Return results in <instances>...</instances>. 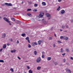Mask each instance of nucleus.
<instances>
[{
    "label": "nucleus",
    "mask_w": 73,
    "mask_h": 73,
    "mask_svg": "<svg viewBox=\"0 0 73 73\" xmlns=\"http://www.w3.org/2000/svg\"><path fill=\"white\" fill-rule=\"evenodd\" d=\"M45 16L46 17H48V20H50V19H51V18H50L51 15L50 14L48 13H46Z\"/></svg>",
    "instance_id": "f257e3e1"
},
{
    "label": "nucleus",
    "mask_w": 73,
    "mask_h": 73,
    "mask_svg": "<svg viewBox=\"0 0 73 73\" xmlns=\"http://www.w3.org/2000/svg\"><path fill=\"white\" fill-rule=\"evenodd\" d=\"M42 22L44 24H46L48 23V22L46 21V20L44 19H43L42 20Z\"/></svg>",
    "instance_id": "f03ea898"
},
{
    "label": "nucleus",
    "mask_w": 73,
    "mask_h": 73,
    "mask_svg": "<svg viewBox=\"0 0 73 73\" xmlns=\"http://www.w3.org/2000/svg\"><path fill=\"white\" fill-rule=\"evenodd\" d=\"M5 5L6 6H8V7L9 6H12V5L11 4V3H5Z\"/></svg>",
    "instance_id": "7ed1b4c3"
},
{
    "label": "nucleus",
    "mask_w": 73,
    "mask_h": 73,
    "mask_svg": "<svg viewBox=\"0 0 73 73\" xmlns=\"http://www.w3.org/2000/svg\"><path fill=\"white\" fill-rule=\"evenodd\" d=\"M3 19L5 21H7V23H10V21L6 17H4L3 18Z\"/></svg>",
    "instance_id": "20e7f679"
},
{
    "label": "nucleus",
    "mask_w": 73,
    "mask_h": 73,
    "mask_svg": "<svg viewBox=\"0 0 73 73\" xmlns=\"http://www.w3.org/2000/svg\"><path fill=\"white\" fill-rule=\"evenodd\" d=\"M66 71L68 72V73H72V71L70 70V69L68 68H66Z\"/></svg>",
    "instance_id": "39448f33"
},
{
    "label": "nucleus",
    "mask_w": 73,
    "mask_h": 73,
    "mask_svg": "<svg viewBox=\"0 0 73 73\" xmlns=\"http://www.w3.org/2000/svg\"><path fill=\"white\" fill-rule=\"evenodd\" d=\"M41 61V58L40 57L38 58L36 60V62H40Z\"/></svg>",
    "instance_id": "423d86ee"
},
{
    "label": "nucleus",
    "mask_w": 73,
    "mask_h": 73,
    "mask_svg": "<svg viewBox=\"0 0 73 73\" xmlns=\"http://www.w3.org/2000/svg\"><path fill=\"white\" fill-rule=\"evenodd\" d=\"M6 36V34L5 33H4L2 35V38H5Z\"/></svg>",
    "instance_id": "0eeeda50"
},
{
    "label": "nucleus",
    "mask_w": 73,
    "mask_h": 73,
    "mask_svg": "<svg viewBox=\"0 0 73 73\" xmlns=\"http://www.w3.org/2000/svg\"><path fill=\"white\" fill-rule=\"evenodd\" d=\"M44 15H42V14H39V18H42V17H43V16H44Z\"/></svg>",
    "instance_id": "6e6552de"
},
{
    "label": "nucleus",
    "mask_w": 73,
    "mask_h": 73,
    "mask_svg": "<svg viewBox=\"0 0 73 73\" xmlns=\"http://www.w3.org/2000/svg\"><path fill=\"white\" fill-rule=\"evenodd\" d=\"M52 59V58L51 57H48L47 58V60L48 61H50Z\"/></svg>",
    "instance_id": "1a4fd4ad"
},
{
    "label": "nucleus",
    "mask_w": 73,
    "mask_h": 73,
    "mask_svg": "<svg viewBox=\"0 0 73 73\" xmlns=\"http://www.w3.org/2000/svg\"><path fill=\"white\" fill-rule=\"evenodd\" d=\"M40 15H44V11H42L40 12Z\"/></svg>",
    "instance_id": "9d476101"
},
{
    "label": "nucleus",
    "mask_w": 73,
    "mask_h": 73,
    "mask_svg": "<svg viewBox=\"0 0 73 73\" xmlns=\"http://www.w3.org/2000/svg\"><path fill=\"white\" fill-rule=\"evenodd\" d=\"M16 22L17 23V24H20L21 23V22L19 21H17Z\"/></svg>",
    "instance_id": "9b49d317"
},
{
    "label": "nucleus",
    "mask_w": 73,
    "mask_h": 73,
    "mask_svg": "<svg viewBox=\"0 0 73 73\" xmlns=\"http://www.w3.org/2000/svg\"><path fill=\"white\" fill-rule=\"evenodd\" d=\"M64 40H68V38L66 36H64Z\"/></svg>",
    "instance_id": "f8f14e48"
},
{
    "label": "nucleus",
    "mask_w": 73,
    "mask_h": 73,
    "mask_svg": "<svg viewBox=\"0 0 73 73\" xmlns=\"http://www.w3.org/2000/svg\"><path fill=\"white\" fill-rule=\"evenodd\" d=\"M61 14H64V10H62L60 11Z\"/></svg>",
    "instance_id": "ddd939ff"
},
{
    "label": "nucleus",
    "mask_w": 73,
    "mask_h": 73,
    "mask_svg": "<svg viewBox=\"0 0 73 73\" xmlns=\"http://www.w3.org/2000/svg\"><path fill=\"white\" fill-rule=\"evenodd\" d=\"M41 42H42L40 40H39L38 41V45H40V44H41Z\"/></svg>",
    "instance_id": "4468645a"
},
{
    "label": "nucleus",
    "mask_w": 73,
    "mask_h": 73,
    "mask_svg": "<svg viewBox=\"0 0 73 73\" xmlns=\"http://www.w3.org/2000/svg\"><path fill=\"white\" fill-rule=\"evenodd\" d=\"M6 47H7V45L5 44L3 46V49H5V48H6Z\"/></svg>",
    "instance_id": "2eb2a0df"
},
{
    "label": "nucleus",
    "mask_w": 73,
    "mask_h": 73,
    "mask_svg": "<svg viewBox=\"0 0 73 73\" xmlns=\"http://www.w3.org/2000/svg\"><path fill=\"white\" fill-rule=\"evenodd\" d=\"M11 52V53H13V52L14 53H16V50L14 49L13 50H12Z\"/></svg>",
    "instance_id": "dca6fc26"
},
{
    "label": "nucleus",
    "mask_w": 73,
    "mask_h": 73,
    "mask_svg": "<svg viewBox=\"0 0 73 73\" xmlns=\"http://www.w3.org/2000/svg\"><path fill=\"white\" fill-rule=\"evenodd\" d=\"M41 67L40 66H38V67H37V70H40V69H41Z\"/></svg>",
    "instance_id": "f3484780"
},
{
    "label": "nucleus",
    "mask_w": 73,
    "mask_h": 73,
    "mask_svg": "<svg viewBox=\"0 0 73 73\" xmlns=\"http://www.w3.org/2000/svg\"><path fill=\"white\" fill-rule=\"evenodd\" d=\"M32 45L33 46H35V42H33L32 43Z\"/></svg>",
    "instance_id": "a211bd4d"
},
{
    "label": "nucleus",
    "mask_w": 73,
    "mask_h": 73,
    "mask_svg": "<svg viewBox=\"0 0 73 73\" xmlns=\"http://www.w3.org/2000/svg\"><path fill=\"white\" fill-rule=\"evenodd\" d=\"M26 35V34H25V33H23L22 34L21 36H23V37H25Z\"/></svg>",
    "instance_id": "6ab92c4d"
},
{
    "label": "nucleus",
    "mask_w": 73,
    "mask_h": 73,
    "mask_svg": "<svg viewBox=\"0 0 73 73\" xmlns=\"http://www.w3.org/2000/svg\"><path fill=\"white\" fill-rule=\"evenodd\" d=\"M38 6V4H37L36 3V4H34V7H37Z\"/></svg>",
    "instance_id": "aec40b11"
},
{
    "label": "nucleus",
    "mask_w": 73,
    "mask_h": 73,
    "mask_svg": "<svg viewBox=\"0 0 73 73\" xmlns=\"http://www.w3.org/2000/svg\"><path fill=\"white\" fill-rule=\"evenodd\" d=\"M29 73H33V71L31 70H29Z\"/></svg>",
    "instance_id": "412c9836"
},
{
    "label": "nucleus",
    "mask_w": 73,
    "mask_h": 73,
    "mask_svg": "<svg viewBox=\"0 0 73 73\" xmlns=\"http://www.w3.org/2000/svg\"><path fill=\"white\" fill-rule=\"evenodd\" d=\"M27 15H28V16H29L30 17H31V16H32V15H31V14L30 13H27Z\"/></svg>",
    "instance_id": "4be33fe9"
},
{
    "label": "nucleus",
    "mask_w": 73,
    "mask_h": 73,
    "mask_svg": "<svg viewBox=\"0 0 73 73\" xmlns=\"http://www.w3.org/2000/svg\"><path fill=\"white\" fill-rule=\"evenodd\" d=\"M66 50L67 52H69V49L68 48H66Z\"/></svg>",
    "instance_id": "5701e85b"
},
{
    "label": "nucleus",
    "mask_w": 73,
    "mask_h": 73,
    "mask_svg": "<svg viewBox=\"0 0 73 73\" xmlns=\"http://www.w3.org/2000/svg\"><path fill=\"white\" fill-rule=\"evenodd\" d=\"M42 4L43 5H46V3L45 2H42Z\"/></svg>",
    "instance_id": "b1692460"
},
{
    "label": "nucleus",
    "mask_w": 73,
    "mask_h": 73,
    "mask_svg": "<svg viewBox=\"0 0 73 73\" xmlns=\"http://www.w3.org/2000/svg\"><path fill=\"white\" fill-rule=\"evenodd\" d=\"M54 63L55 65H58V63L57 62H54Z\"/></svg>",
    "instance_id": "393cba45"
},
{
    "label": "nucleus",
    "mask_w": 73,
    "mask_h": 73,
    "mask_svg": "<svg viewBox=\"0 0 73 73\" xmlns=\"http://www.w3.org/2000/svg\"><path fill=\"white\" fill-rule=\"evenodd\" d=\"M11 20L13 21H15V19L14 18H11Z\"/></svg>",
    "instance_id": "a878e982"
},
{
    "label": "nucleus",
    "mask_w": 73,
    "mask_h": 73,
    "mask_svg": "<svg viewBox=\"0 0 73 73\" xmlns=\"http://www.w3.org/2000/svg\"><path fill=\"white\" fill-rule=\"evenodd\" d=\"M0 62H3V63H4V60H0Z\"/></svg>",
    "instance_id": "bb28decb"
},
{
    "label": "nucleus",
    "mask_w": 73,
    "mask_h": 73,
    "mask_svg": "<svg viewBox=\"0 0 73 73\" xmlns=\"http://www.w3.org/2000/svg\"><path fill=\"white\" fill-rule=\"evenodd\" d=\"M60 6H59L58 7L57 9V11H60Z\"/></svg>",
    "instance_id": "cd10ccee"
},
{
    "label": "nucleus",
    "mask_w": 73,
    "mask_h": 73,
    "mask_svg": "<svg viewBox=\"0 0 73 73\" xmlns=\"http://www.w3.org/2000/svg\"><path fill=\"white\" fill-rule=\"evenodd\" d=\"M58 44H61V43H62V42L60 40H58Z\"/></svg>",
    "instance_id": "c85d7f7f"
},
{
    "label": "nucleus",
    "mask_w": 73,
    "mask_h": 73,
    "mask_svg": "<svg viewBox=\"0 0 73 73\" xmlns=\"http://www.w3.org/2000/svg\"><path fill=\"white\" fill-rule=\"evenodd\" d=\"M34 54H35V55H37V51H35L34 52Z\"/></svg>",
    "instance_id": "c756f323"
},
{
    "label": "nucleus",
    "mask_w": 73,
    "mask_h": 73,
    "mask_svg": "<svg viewBox=\"0 0 73 73\" xmlns=\"http://www.w3.org/2000/svg\"><path fill=\"white\" fill-rule=\"evenodd\" d=\"M29 38L28 37H27L26 38H25V40H29Z\"/></svg>",
    "instance_id": "7c9ffc66"
},
{
    "label": "nucleus",
    "mask_w": 73,
    "mask_h": 73,
    "mask_svg": "<svg viewBox=\"0 0 73 73\" xmlns=\"http://www.w3.org/2000/svg\"><path fill=\"white\" fill-rule=\"evenodd\" d=\"M61 53H62V52H64V50H63L62 48L61 49Z\"/></svg>",
    "instance_id": "2f4dec72"
},
{
    "label": "nucleus",
    "mask_w": 73,
    "mask_h": 73,
    "mask_svg": "<svg viewBox=\"0 0 73 73\" xmlns=\"http://www.w3.org/2000/svg\"><path fill=\"white\" fill-rule=\"evenodd\" d=\"M28 47L29 48H31V45L30 44H29L28 45Z\"/></svg>",
    "instance_id": "473e14b6"
},
{
    "label": "nucleus",
    "mask_w": 73,
    "mask_h": 73,
    "mask_svg": "<svg viewBox=\"0 0 73 73\" xmlns=\"http://www.w3.org/2000/svg\"><path fill=\"white\" fill-rule=\"evenodd\" d=\"M33 11L34 12H37V9H34L33 10Z\"/></svg>",
    "instance_id": "72a5a7b5"
},
{
    "label": "nucleus",
    "mask_w": 73,
    "mask_h": 73,
    "mask_svg": "<svg viewBox=\"0 0 73 73\" xmlns=\"http://www.w3.org/2000/svg\"><path fill=\"white\" fill-rule=\"evenodd\" d=\"M32 9H28L27 10V11H31Z\"/></svg>",
    "instance_id": "f704fd0d"
},
{
    "label": "nucleus",
    "mask_w": 73,
    "mask_h": 73,
    "mask_svg": "<svg viewBox=\"0 0 73 73\" xmlns=\"http://www.w3.org/2000/svg\"><path fill=\"white\" fill-rule=\"evenodd\" d=\"M42 55H44V54H45V52H42Z\"/></svg>",
    "instance_id": "c9c22d12"
},
{
    "label": "nucleus",
    "mask_w": 73,
    "mask_h": 73,
    "mask_svg": "<svg viewBox=\"0 0 73 73\" xmlns=\"http://www.w3.org/2000/svg\"><path fill=\"white\" fill-rule=\"evenodd\" d=\"M10 70L11 71H12V72H13V68H11Z\"/></svg>",
    "instance_id": "e433bc0d"
},
{
    "label": "nucleus",
    "mask_w": 73,
    "mask_h": 73,
    "mask_svg": "<svg viewBox=\"0 0 73 73\" xmlns=\"http://www.w3.org/2000/svg\"><path fill=\"white\" fill-rule=\"evenodd\" d=\"M60 39H62V38H64V36H61L60 37Z\"/></svg>",
    "instance_id": "4c0bfd02"
},
{
    "label": "nucleus",
    "mask_w": 73,
    "mask_h": 73,
    "mask_svg": "<svg viewBox=\"0 0 73 73\" xmlns=\"http://www.w3.org/2000/svg\"><path fill=\"white\" fill-rule=\"evenodd\" d=\"M42 57L43 58H44V55H42Z\"/></svg>",
    "instance_id": "58836bf2"
},
{
    "label": "nucleus",
    "mask_w": 73,
    "mask_h": 73,
    "mask_svg": "<svg viewBox=\"0 0 73 73\" xmlns=\"http://www.w3.org/2000/svg\"><path fill=\"white\" fill-rule=\"evenodd\" d=\"M9 23V24L10 25H12V24H11V23L10 21V22H8Z\"/></svg>",
    "instance_id": "ea45409f"
},
{
    "label": "nucleus",
    "mask_w": 73,
    "mask_h": 73,
    "mask_svg": "<svg viewBox=\"0 0 73 73\" xmlns=\"http://www.w3.org/2000/svg\"><path fill=\"white\" fill-rule=\"evenodd\" d=\"M35 45H37V42H35Z\"/></svg>",
    "instance_id": "a19ab883"
},
{
    "label": "nucleus",
    "mask_w": 73,
    "mask_h": 73,
    "mask_svg": "<svg viewBox=\"0 0 73 73\" xmlns=\"http://www.w3.org/2000/svg\"><path fill=\"white\" fill-rule=\"evenodd\" d=\"M49 40H52V37H50L49 38Z\"/></svg>",
    "instance_id": "79ce46f5"
},
{
    "label": "nucleus",
    "mask_w": 73,
    "mask_h": 73,
    "mask_svg": "<svg viewBox=\"0 0 73 73\" xmlns=\"http://www.w3.org/2000/svg\"><path fill=\"white\" fill-rule=\"evenodd\" d=\"M27 69H30V67L29 66H27Z\"/></svg>",
    "instance_id": "37998d69"
},
{
    "label": "nucleus",
    "mask_w": 73,
    "mask_h": 73,
    "mask_svg": "<svg viewBox=\"0 0 73 73\" xmlns=\"http://www.w3.org/2000/svg\"><path fill=\"white\" fill-rule=\"evenodd\" d=\"M17 57L19 60H21V58H20V57H19V56H18Z\"/></svg>",
    "instance_id": "c03bdc74"
},
{
    "label": "nucleus",
    "mask_w": 73,
    "mask_h": 73,
    "mask_svg": "<svg viewBox=\"0 0 73 73\" xmlns=\"http://www.w3.org/2000/svg\"><path fill=\"white\" fill-rule=\"evenodd\" d=\"M3 48H1L0 49V52H2L3 51Z\"/></svg>",
    "instance_id": "a18cd8bd"
},
{
    "label": "nucleus",
    "mask_w": 73,
    "mask_h": 73,
    "mask_svg": "<svg viewBox=\"0 0 73 73\" xmlns=\"http://www.w3.org/2000/svg\"><path fill=\"white\" fill-rule=\"evenodd\" d=\"M62 29H64V26H62Z\"/></svg>",
    "instance_id": "49530a36"
},
{
    "label": "nucleus",
    "mask_w": 73,
    "mask_h": 73,
    "mask_svg": "<svg viewBox=\"0 0 73 73\" xmlns=\"http://www.w3.org/2000/svg\"><path fill=\"white\" fill-rule=\"evenodd\" d=\"M19 40H17V44H19Z\"/></svg>",
    "instance_id": "de8ad7c7"
},
{
    "label": "nucleus",
    "mask_w": 73,
    "mask_h": 73,
    "mask_svg": "<svg viewBox=\"0 0 73 73\" xmlns=\"http://www.w3.org/2000/svg\"><path fill=\"white\" fill-rule=\"evenodd\" d=\"M10 44H9V43H7V46H9V45H10Z\"/></svg>",
    "instance_id": "09e8293b"
},
{
    "label": "nucleus",
    "mask_w": 73,
    "mask_h": 73,
    "mask_svg": "<svg viewBox=\"0 0 73 73\" xmlns=\"http://www.w3.org/2000/svg\"><path fill=\"white\" fill-rule=\"evenodd\" d=\"M65 27H66L67 28V29L68 28V25H66L65 26Z\"/></svg>",
    "instance_id": "8fccbe9b"
},
{
    "label": "nucleus",
    "mask_w": 73,
    "mask_h": 73,
    "mask_svg": "<svg viewBox=\"0 0 73 73\" xmlns=\"http://www.w3.org/2000/svg\"><path fill=\"white\" fill-rule=\"evenodd\" d=\"M53 46H54V48H55V47L56 46V45L55 44H54Z\"/></svg>",
    "instance_id": "3c124183"
},
{
    "label": "nucleus",
    "mask_w": 73,
    "mask_h": 73,
    "mask_svg": "<svg viewBox=\"0 0 73 73\" xmlns=\"http://www.w3.org/2000/svg\"><path fill=\"white\" fill-rule=\"evenodd\" d=\"M27 40L28 42H29V43H30V40H29V39H28Z\"/></svg>",
    "instance_id": "603ef678"
},
{
    "label": "nucleus",
    "mask_w": 73,
    "mask_h": 73,
    "mask_svg": "<svg viewBox=\"0 0 73 73\" xmlns=\"http://www.w3.org/2000/svg\"><path fill=\"white\" fill-rule=\"evenodd\" d=\"M70 58L71 60H73V57H71Z\"/></svg>",
    "instance_id": "864d4df0"
},
{
    "label": "nucleus",
    "mask_w": 73,
    "mask_h": 73,
    "mask_svg": "<svg viewBox=\"0 0 73 73\" xmlns=\"http://www.w3.org/2000/svg\"><path fill=\"white\" fill-rule=\"evenodd\" d=\"M13 40H12V39H11V40H10V41L11 42H12Z\"/></svg>",
    "instance_id": "5fc2aeb1"
},
{
    "label": "nucleus",
    "mask_w": 73,
    "mask_h": 73,
    "mask_svg": "<svg viewBox=\"0 0 73 73\" xmlns=\"http://www.w3.org/2000/svg\"><path fill=\"white\" fill-rule=\"evenodd\" d=\"M58 2H61V0H58Z\"/></svg>",
    "instance_id": "6e6d98bb"
},
{
    "label": "nucleus",
    "mask_w": 73,
    "mask_h": 73,
    "mask_svg": "<svg viewBox=\"0 0 73 73\" xmlns=\"http://www.w3.org/2000/svg\"><path fill=\"white\" fill-rule=\"evenodd\" d=\"M29 4H32V3L31 2H29Z\"/></svg>",
    "instance_id": "4d7b16f0"
},
{
    "label": "nucleus",
    "mask_w": 73,
    "mask_h": 73,
    "mask_svg": "<svg viewBox=\"0 0 73 73\" xmlns=\"http://www.w3.org/2000/svg\"><path fill=\"white\" fill-rule=\"evenodd\" d=\"M2 6H4V5H5V4H2Z\"/></svg>",
    "instance_id": "13d9d810"
},
{
    "label": "nucleus",
    "mask_w": 73,
    "mask_h": 73,
    "mask_svg": "<svg viewBox=\"0 0 73 73\" xmlns=\"http://www.w3.org/2000/svg\"><path fill=\"white\" fill-rule=\"evenodd\" d=\"M38 21H41L42 22V20L40 19V20H38Z\"/></svg>",
    "instance_id": "bf43d9fd"
},
{
    "label": "nucleus",
    "mask_w": 73,
    "mask_h": 73,
    "mask_svg": "<svg viewBox=\"0 0 73 73\" xmlns=\"http://www.w3.org/2000/svg\"><path fill=\"white\" fill-rule=\"evenodd\" d=\"M2 17H0V19L1 20Z\"/></svg>",
    "instance_id": "052dcab7"
},
{
    "label": "nucleus",
    "mask_w": 73,
    "mask_h": 73,
    "mask_svg": "<svg viewBox=\"0 0 73 73\" xmlns=\"http://www.w3.org/2000/svg\"><path fill=\"white\" fill-rule=\"evenodd\" d=\"M53 28L52 27L51 29H50V30H53Z\"/></svg>",
    "instance_id": "680f3d73"
},
{
    "label": "nucleus",
    "mask_w": 73,
    "mask_h": 73,
    "mask_svg": "<svg viewBox=\"0 0 73 73\" xmlns=\"http://www.w3.org/2000/svg\"><path fill=\"white\" fill-rule=\"evenodd\" d=\"M73 20H72L71 23H72V22H73Z\"/></svg>",
    "instance_id": "e2e57ef3"
},
{
    "label": "nucleus",
    "mask_w": 73,
    "mask_h": 73,
    "mask_svg": "<svg viewBox=\"0 0 73 73\" xmlns=\"http://www.w3.org/2000/svg\"><path fill=\"white\" fill-rule=\"evenodd\" d=\"M54 36H55V37H56L57 36H56V34H54Z\"/></svg>",
    "instance_id": "0e129e2a"
},
{
    "label": "nucleus",
    "mask_w": 73,
    "mask_h": 73,
    "mask_svg": "<svg viewBox=\"0 0 73 73\" xmlns=\"http://www.w3.org/2000/svg\"><path fill=\"white\" fill-rule=\"evenodd\" d=\"M62 55H63V57H64V54H62Z\"/></svg>",
    "instance_id": "69168bd1"
},
{
    "label": "nucleus",
    "mask_w": 73,
    "mask_h": 73,
    "mask_svg": "<svg viewBox=\"0 0 73 73\" xmlns=\"http://www.w3.org/2000/svg\"><path fill=\"white\" fill-rule=\"evenodd\" d=\"M64 32H67V31H64Z\"/></svg>",
    "instance_id": "338daca9"
},
{
    "label": "nucleus",
    "mask_w": 73,
    "mask_h": 73,
    "mask_svg": "<svg viewBox=\"0 0 73 73\" xmlns=\"http://www.w3.org/2000/svg\"><path fill=\"white\" fill-rule=\"evenodd\" d=\"M60 31H62V29H60Z\"/></svg>",
    "instance_id": "774afa93"
}]
</instances>
